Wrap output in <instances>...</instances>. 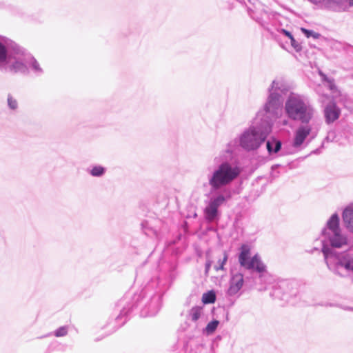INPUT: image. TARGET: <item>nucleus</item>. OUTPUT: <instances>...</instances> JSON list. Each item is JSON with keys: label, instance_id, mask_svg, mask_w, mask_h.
<instances>
[{"label": "nucleus", "instance_id": "4468645a", "mask_svg": "<svg viewBox=\"0 0 353 353\" xmlns=\"http://www.w3.org/2000/svg\"><path fill=\"white\" fill-rule=\"evenodd\" d=\"M324 112L325 121L327 123H330L334 122L339 117L341 111L335 103H332L325 107Z\"/></svg>", "mask_w": 353, "mask_h": 353}, {"label": "nucleus", "instance_id": "39448f33", "mask_svg": "<svg viewBox=\"0 0 353 353\" xmlns=\"http://www.w3.org/2000/svg\"><path fill=\"white\" fill-rule=\"evenodd\" d=\"M340 219L338 214H333L327 221L325 226L321 231L323 237L322 240V253L325 247L331 248L332 250L340 249L348 245L347 235L340 228Z\"/></svg>", "mask_w": 353, "mask_h": 353}, {"label": "nucleus", "instance_id": "a211bd4d", "mask_svg": "<svg viewBox=\"0 0 353 353\" xmlns=\"http://www.w3.org/2000/svg\"><path fill=\"white\" fill-rule=\"evenodd\" d=\"M88 172L94 177H101L106 172V168L102 165H96L88 170Z\"/></svg>", "mask_w": 353, "mask_h": 353}, {"label": "nucleus", "instance_id": "6ab92c4d", "mask_svg": "<svg viewBox=\"0 0 353 353\" xmlns=\"http://www.w3.org/2000/svg\"><path fill=\"white\" fill-rule=\"evenodd\" d=\"M203 314V307L200 306H195L191 308L189 311L188 317L189 319L196 322Z\"/></svg>", "mask_w": 353, "mask_h": 353}, {"label": "nucleus", "instance_id": "9b49d317", "mask_svg": "<svg viewBox=\"0 0 353 353\" xmlns=\"http://www.w3.org/2000/svg\"><path fill=\"white\" fill-rule=\"evenodd\" d=\"M244 283L243 275L241 273L234 274L230 281L227 293L229 296L236 294L242 288Z\"/></svg>", "mask_w": 353, "mask_h": 353}, {"label": "nucleus", "instance_id": "1a4fd4ad", "mask_svg": "<svg viewBox=\"0 0 353 353\" xmlns=\"http://www.w3.org/2000/svg\"><path fill=\"white\" fill-rule=\"evenodd\" d=\"M239 262L241 266L247 270H254L260 274V276L266 272V266L261 259L260 256L256 254L250 258V248L248 245L243 244L241 247L239 255Z\"/></svg>", "mask_w": 353, "mask_h": 353}, {"label": "nucleus", "instance_id": "473e14b6", "mask_svg": "<svg viewBox=\"0 0 353 353\" xmlns=\"http://www.w3.org/2000/svg\"><path fill=\"white\" fill-rule=\"evenodd\" d=\"M350 5H353V0H350Z\"/></svg>", "mask_w": 353, "mask_h": 353}, {"label": "nucleus", "instance_id": "7c9ffc66", "mask_svg": "<svg viewBox=\"0 0 353 353\" xmlns=\"http://www.w3.org/2000/svg\"><path fill=\"white\" fill-rule=\"evenodd\" d=\"M211 263H212V261H208L206 262V264H205V272L208 273L210 267H211Z\"/></svg>", "mask_w": 353, "mask_h": 353}, {"label": "nucleus", "instance_id": "cd10ccee", "mask_svg": "<svg viewBox=\"0 0 353 353\" xmlns=\"http://www.w3.org/2000/svg\"><path fill=\"white\" fill-rule=\"evenodd\" d=\"M290 43H291V45L294 48V49L296 51V52H299L301 51V46L300 45L299 43H298L294 37H292L290 39Z\"/></svg>", "mask_w": 353, "mask_h": 353}, {"label": "nucleus", "instance_id": "6e6552de", "mask_svg": "<svg viewBox=\"0 0 353 353\" xmlns=\"http://www.w3.org/2000/svg\"><path fill=\"white\" fill-rule=\"evenodd\" d=\"M16 62L15 68H13L12 72V74H27L29 68L37 76L41 75L43 72L36 59L22 47H21Z\"/></svg>", "mask_w": 353, "mask_h": 353}, {"label": "nucleus", "instance_id": "c756f323", "mask_svg": "<svg viewBox=\"0 0 353 353\" xmlns=\"http://www.w3.org/2000/svg\"><path fill=\"white\" fill-rule=\"evenodd\" d=\"M281 32L284 34L285 36H287L290 39L293 37L292 34L288 30L285 29H282Z\"/></svg>", "mask_w": 353, "mask_h": 353}, {"label": "nucleus", "instance_id": "2f4dec72", "mask_svg": "<svg viewBox=\"0 0 353 353\" xmlns=\"http://www.w3.org/2000/svg\"><path fill=\"white\" fill-rule=\"evenodd\" d=\"M288 121L287 120H285V121H283V124H284V125H287V124H288Z\"/></svg>", "mask_w": 353, "mask_h": 353}, {"label": "nucleus", "instance_id": "f3484780", "mask_svg": "<svg viewBox=\"0 0 353 353\" xmlns=\"http://www.w3.org/2000/svg\"><path fill=\"white\" fill-rule=\"evenodd\" d=\"M266 148L269 154L276 153L281 148V142L275 139H270L266 143Z\"/></svg>", "mask_w": 353, "mask_h": 353}, {"label": "nucleus", "instance_id": "72a5a7b5", "mask_svg": "<svg viewBox=\"0 0 353 353\" xmlns=\"http://www.w3.org/2000/svg\"><path fill=\"white\" fill-rule=\"evenodd\" d=\"M350 204H351V205L353 207V202H352V203H351Z\"/></svg>", "mask_w": 353, "mask_h": 353}, {"label": "nucleus", "instance_id": "ddd939ff", "mask_svg": "<svg viewBox=\"0 0 353 353\" xmlns=\"http://www.w3.org/2000/svg\"><path fill=\"white\" fill-rule=\"evenodd\" d=\"M342 219L345 229L353 234V207L349 204L342 213Z\"/></svg>", "mask_w": 353, "mask_h": 353}, {"label": "nucleus", "instance_id": "2eb2a0df", "mask_svg": "<svg viewBox=\"0 0 353 353\" xmlns=\"http://www.w3.org/2000/svg\"><path fill=\"white\" fill-rule=\"evenodd\" d=\"M204 214L205 219L211 222L214 221L218 216L219 209L208 201L204 210Z\"/></svg>", "mask_w": 353, "mask_h": 353}, {"label": "nucleus", "instance_id": "4be33fe9", "mask_svg": "<svg viewBox=\"0 0 353 353\" xmlns=\"http://www.w3.org/2000/svg\"><path fill=\"white\" fill-rule=\"evenodd\" d=\"M68 332V326H61L54 331V335L57 337H62L66 336Z\"/></svg>", "mask_w": 353, "mask_h": 353}, {"label": "nucleus", "instance_id": "dca6fc26", "mask_svg": "<svg viewBox=\"0 0 353 353\" xmlns=\"http://www.w3.org/2000/svg\"><path fill=\"white\" fill-rule=\"evenodd\" d=\"M230 198V194L226 196L223 192H218L217 194L212 196L208 201L219 209V208L225 203Z\"/></svg>", "mask_w": 353, "mask_h": 353}, {"label": "nucleus", "instance_id": "a878e982", "mask_svg": "<svg viewBox=\"0 0 353 353\" xmlns=\"http://www.w3.org/2000/svg\"><path fill=\"white\" fill-rule=\"evenodd\" d=\"M190 353H209V349L204 345H199Z\"/></svg>", "mask_w": 353, "mask_h": 353}, {"label": "nucleus", "instance_id": "f03ea898", "mask_svg": "<svg viewBox=\"0 0 353 353\" xmlns=\"http://www.w3.org/2000/svg\"><path fill=\"white\" fill-rule=\"evenodd\" d=\"M221 153L214 159L216 166L208 174V183L211 192H215L231 184L241 173V168L236 164L225 161Z\"/></svg>", "mask_w": 353, "mask_h": 353}, {"label": "nucleus", "instance_id": "20e7f679", "mask_svg": "<svg viewBox=\"0 0 353 353\" xmlns=\"http://www.w3.org/2000/svg\"><path fill=\"white\" fill-rule=\"evenodd\" d=\"M323 257L327 268L334 274L349 277L353 281V252H339L325 247L323 249Z\"/></svg>", "mask_w": 353, "mask_h": 353}, {"label": "nucleus", "instance_id": "aec40b11", "mask_svg": "<svg viewBox=\"0 0 353 353\" xmlns=\"http://www.w3.org/2000/svg\"><path fill=\"white\" fill-rule=\"evenodd\" d=\"M216 300V295L213 291L204 293L202 296V301L205 304L213 303Z\"/></svg>", "mask_w": 353, "mask_h": 353}, {"label": "nucleus", "instance_id": "b1692460", "mask_svg": "<svg viewBox=\"0 0 353 353\" xmlns=\"http://www.w3.org/2000/svg\"><path fill=\"white\" fill-rule=\"evenodd\" d=\"M301 31H302V32L304 33V34L307 38L313 37L314 39H317L319 37V33H316V32H314L312 30H307L305 28H301Z\"/></svg>", "mask_w": 353, "mask_h": 353}, {"label": "nucleus", "instance_id": "393cba45", "mask_svg": "<svg viewBox=\"0 0 353 353\" xmlns=\"http://www.w3.org/2000/svg\"><path fill=\"white\" fill-rule=\"evenodd\" d=\"M8 105L10 109L15 110L17 108L18 103H17V100L15 99H14L11 95H8Z\"/></svg>", "mask_w": 353, "mask_h": 353}, {"label": "nucleus", "instance_id": "423d86ee", "mask_svg": "<svg viewBox=\"0 0 353 353\" xmlns=\"http://www.w3.org/2000/svg\"><path fill=\"white\" fill-rule=\"evenodd\" d=\"M268 91L266 101L260 110L277 119L283 114L282 94L288 91V86L282 78H276L272 81Z\"/></svg>", "mask_w": 353, "mask_h": 353}, {"label": "nucleus", "instance_id": "0eeeda50", "mask_svg": "<svg viewBox=\"0 0 353 353\" xmlns=\"http://www.w3.org/2000/svg\"><path fill=\"white\" fill-rule=\"evenodd\" d=\"M21 46L10 39L0 36V70L12 73Z\"/></svg>", "mask_w": 353, "mask_h": 353}, {"label": "nucleus", "instance_id": "f257e3e1", "mask_svg": "<svg viewBox=\"0 0 353 353\" xmlns=\"http://www.w3.org/2000/svg\"><path fill=\"white\" fill-rule=\"evenodd\" d=\"M276 119L259 110L252 124L245 129L239 137V145L244 150L250 152L257 150L265 141Z\"/></svg>", "mask_w": 353, "mask_h": 353}, {"label": "nucleus", "instance_id": "412c9836", "mask_svg": "<svg viewBox=\"0 0 353 353\" xmlns=\"http://www.w3.org/2000/svg\"><path fill=\"white\" fill-rule=\"evenodd\" d=\"M219 324V322L216 320H214L211 322H210L205 329V332L208 334H212L217 328L218 325Z\"/></svg>", "mask_w": 353, "mask_h": 353}, {"label": "nucleus", "instance_id": "5701e85b", "mask_svg": "<svg viewBox=\"0 0 353 353\" xmlns=\"http://www.w3.org/2000/svg\"><path fill=\"white\" fill-rule=\"evenodd\" d=\"M228 254L226 252H224L223 259L219 260V261H218L219 265H215L214 266V269L216 271L223 270H224V265H225V264L226 263V262L228 261Z\"/></svg>", "mask_w": 353, "mask_h": 353}, {"label": "nucleus", "instance_id": "9d476101", "mask_svg": "<svg viewBox=\"0 0 353 353\" xmlns=\"http://www.w3.org/2000/svg\"><path fill=\"white\" fill-rule=\"evenodd\" d=\"M301 123L294 134L293 145L295 148L300 147L304 143L307 136L310 135L312 139L316 137L321 125L320 119H314L310 123Z\"/></svg>", "mask_w": 353, "mask_h": 353}, {"label": "nucleus", "instance_id": "bb28decb", "mask_svg": "<svg viewBox=\"0 0 353 353\" xmlns=\"http://www.w3.org/2000/svg\"><path fill=\"white\" fill-rule=\"evenodd\" d=\"M237 145V141L234 140L228 143V148L224 152L232 154L235 147Z\"/></svg>", "mask_w": 353, "mask_h": 353}, {"label": "nucleus", "instance_id": "7ed1b4c3", "mask_svg": "<svg viewBox=\"0 0 353 353\" xmlns=\"http://www.w3.org/2000/svg\"><path fill=\"white\" fill-rule=\"evenodd\" d=\"M284 110L287 117L295 121L310 123L316 119V110L310 101L303 95L291 92L287 97Z\"/></svg>", "mask_w": 353, "mask_h": 353}, {"label": "nucleus", "instance_id": "f8f14e48", "mask_svg": "<svg viewBox=\"0 0 353 353\" xmlns=\"http://www.w3.org/2000/svg\"><path fill=\"white\" fill-rule=\"evenodd\" d=\"M324 7L334 11L346 10L350 5V0H323Z\"/></svg>", "mask_w": 353, "mask_h": 353}, {"label": "nucleus", "instance_id": "c85d7f7f", "mask_svg": "<svg viewBox=\"0 0 353 353\" xmlns=\"http://www.w3.org/2000/svg\"><path fill=\"white\" fill-rule=\"evenodd\" d=\"M323 79L327 82L328 87H329L330 90H334L336 88V87H335V85H334L333 81L329 80L328 79H327V77L325 75H323Z\"/></svg>", "mask_w": 353, "mask_h": 353}]
</instances>
